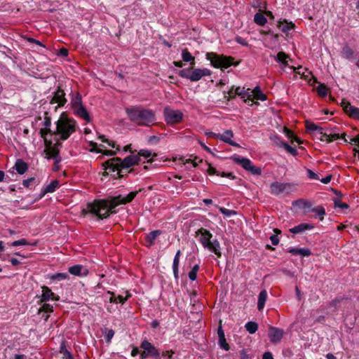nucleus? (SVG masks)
Returning a JSON list of instances; mask_svg holds the SVG:
<instances>
[{"label": "nucleus", "instance_id": "1", "mask_svg": "<svg viewBox=\"0 0 359 359\" xmlns=\"http://www.w3.org/2000/svg\"><path fill=\"white\" fill-rule=\"evenodd\" d=\"M123 150L125 152L129 151L132 155L123 159L116 157L106 161L103 163L106 173L116 172L113 174L114 177L118 176L123 178L128 174L142 175L156 167V164H154V158L157 156L156 153L152 154L148 149H140L135 154L130 144L125 146Z\"/></svg>", "mask_w": 359, "mask_h": 359}, {"label": "nucleus", "instance_id": "2", "mask_svg": "<svg viewBox=\"0 0 359 359\" xmlns=\"http://www.w3.org/2000/svg\"><path fill=\"white\" fill-rule=\"evenodd\" d=\"M137 194V191H131L125 196L119 194L107 198L94 200L93 202L86 204V208L82 210V213L83 215H94L99 219H106L111 214L116 212L115 208L117 206L130 203Z\"/></svg>", "mask_w": 359, "mask_h": 359}, {"label": "nucleus", "instance_id": "3", "mask_svg": "<svg viewBox=\"0 0 359 359\" xmlns=\"http://www.w3.org/2000/svg\"><path fill=\"white\" fill-rule=\"evenodd\" d=\"M126 111L129 119L137 126H151L156 123V115L151 109L141 106H132L127 108Z\"/></svg>", "mask_w": 359, "mask_h": 359}, {"label": "nucleus", "instance_id": "4", "mask_svg": "<svg viewBox=\"0 0 359 359\" xmlns=\"http://www.w3.org/2000/svg\"><path fill=\"white\" fill-rule=\"evenodd\" d=\"M56 130L54 131V136L58 135L61 140H67L74 134L77 128L76 121L69 116L66 111H63L55 123Z\"/></svg>", "mask_w": 359, "mask_h": 359}, {"label": "nucleus", "instance_id": "5", "mask_svg": "<svg viewBox=\"0 0 359 359\" xmlns=\"http://www.w3.org/2000/svg\"><path fill=\"white\" fill-rule=\"evenodd\" d=\"M212 234L208 230L203 227L196 231V237L198 238L202 246L210 252L215 253L217 257H221L220 244L217 240L212 241Z\"/></svg>", "mask_w": 359, "mask_h": 359}, {"label": "nucleus", "instance_id": "6", "mask_svg": "<svg viewBox=\"0 0 359 359\" xmlns=\"http://www.w3.org/2000/svg\"><path fill=\"white\" fill-rule=\"evenodd\" d=\"M206 59L210 62L211 65L217 69H227L231 66H237L239 62L230 55H219L215 52H208L205 55Z\"/></svg>", "mask_w": 359, "mask_h": 359}, {"label": "nucleus", "instance_id": "7", "mask_svg": "<svg viewBox=\"0 0 359 359\" xmlns=\"http://www.w3.org/2000/svg\"><path fill=\"white\" fill-rule=\"evenodd\" d=\"M70 104L73 110V113L76 117L83 120L86 123L92 121V118L85 106L83 104L82 97L79 92L72 95Z\"/></svg>", "mask_w": 359, "mask_h": 359}, {"label": "nucleus", "instance_id": "8", "mask_svg": "<svg viewBox=\"0 0 359 359\" xmlns=\"http://www.w3.org/2000/svg\"><path fill=\"white\" fill-rule=\"evenodd\" d=\"M212 72L207 68L200 69L190 67L183 69L179 72V76L183 79H187L192 82L201 80L204 76H210Z\"/></svg>", "mask_w": 359, "mask_h": 359}, {"label": "nucleus", "instance_id": "9", "mask_svg": "<svg viewBox=\"0 0 359 359\" xmlns=\"http://www.w3.org/2000/svg\"><path fill=\"white\" fill-rule=\"evenodd\" d=\"M163 115L165 123L170 126L181 123L184 117V114L180 110H174L170 107L164 108Z\"/></svg>", "mask_w": 359, "mask_h": 359}, {"label": "nucleus", "instance_id": "10", "mask_svg": "<svg viewBox=\"0 0 359 359\" xmlns=\"http://www.w3.org/2000/svg\"><path fill=\"white\" fill-rule=\"evenodd\" d=\"M232 160L234 163L240 165L243 169L252 175H259L262 173L261 168L255 166L252 162L247 158L234 156L232 157Z\"/></svg>", "mask_w": 359, "mask_h": 359}, {"label": "nucleus", "instance_id": "11", "mask_svg": "<svg viewBox=\"0 0 359 359\" xmlns=\"http://www.w3.org/2000/svg\"><path fill=\"white\" fill-rule=\"evenodd\" d=\"M172 161L177 165H189L192 168H196L200 163L203 162V160L194 154H190L189 158L184 156L172 157Z\"/></svg>", "mask_w": 359, "mask_h": 359}, {"label": "nucleus", "instance_id": "12", "mask_svg": "<svg viewBox=\"0 0 359 359\" xmlns=\"http://www.w3.org/2000/svg\"><path fill=\"white\" fill-rule=\"evenodd\" d=\"M99 139L102 142L107 143L111 148H115L116 151L112 150H102L97 148V144L95 142H90V146H92V150L96 151L97 153H102L107 156H114L116 154L117 151L120 150L119 147L116 146V142L113 140L107 139L104 135L99 136Z\"/></svg>", "mask_w": 359, "mask_h": 359}, {"label": "nucleus", "instance_id": "13", "mask_svg": "<svg viewBox=\"0 0 359 359\" xmlns=\"http://www.w3.org/2000/svg\"><path fill=\"white\" fill-rule=\"evenodd\" d=\"M284 335V330L272 325L269 326L268 337L271 344H278L280 343Z\"/></svg>", "mask_w": 359, "mask_h": 359}, {"label": "nucleus", "instance_id": "14", "mask_svg": "<svg viewBox=\"0 0 359 359\" xmlns=\"http://www.w3.org/2000/svg\"><path fill=\"white\" fill-rule=\"evenodd\" d=\"M66 94L61 86L57 87L56 90L53 93V95L50 101L51 104H57V107H62L65 105L67 100L65 97Z\"/></svg>", "mask_w": 359, "mask_h": 359}, {"label": "nucleus", "instance_id": "15", "mask_svg": "<svg viewBox=\"0 0 359 359\" xmlns=\"http://www.w3.org/2000/svg\"><path fill=\"white\" fill-rule=\"evenodd\" d=\"M42 125L43 128L39 130V135L42 139L47 138L48 135L50 137L54 136V131L50 129L51 118L47 111L44 113V120Z\"/></svg>", "mask_w": 359, "mask_h": 359}, {"label": "nucleus", "instance_id": "16", "mask_svg": "<svg viewBox=\"0 0 359 359\" xmlns=\"http://www.w3.org/2000/svg\"><path fill=\"white\" fill-rule=\"evenodd\" d=\"M291 190L292 185L290 183H283L281 181H275L271 184V192L275 195H278L283 193H289Z\"/></svg>", "mask_w": 359, "mask_h": 359}, {"label": "nucleus", "instance_id": "17", "mask_svg": "<svg viewBox=\"0 0 359 359\" xmlns=\"http://www.w3.org/2000/svg\"><path fill=\"white\" fill-rule=\"evenodd\" d=\"M46 147V151L47 152V154L50 157L55 158L59 154V150L57 149V144L58 142L53 143L51 139L44 138L43 139Z\"/></svg>", "mask_w": 359, "mask_h": 359}, {"label": "nucleus", "instance_id": "18", "mask_svg": "<svg viewBox=\"0 0 359 359\" xmlns=\"http://www.w3.org/2000/svg\"><path fill=\"white\" fill-rule=\"evenodd\" d=\"M41 289L42 294L39 303L46 302L49 300L58 301L60 299V297L53 292L48 287L43 285L41 287Z\"/></svg>", "mask_w": 359, "mask_h": 359}, {"label": "nucleus", "instance_id": "19", "mask_svg": "<svg viewBox=\"0 0 359 359\" xmlns=\"http://www.w3.org/2000/svg\"><path fill=\"white\" fill-rule=\"evenodd\" d=\"M344 112L352 119L359 121V108L351 105L349 102H343Z\"/></svg>", "mask_w": 359, "mask_h": 359}, {"label": "nucleus", "instance_id": "20", "mask_svg": "<svg viewBox=\"0 0 359 359\" xmlns=\"http://www.w3.org/2000/svg\"><path fill=\"white\" fill-rule=\"evenodd\" d=\"M234 137L233 132L231 130H226L222 134H219V140L229 144L231 146L240 147V144L233 141Z\"/></svg>", "mask_w": 359, "mask_h": 359}, {"label": "nucleus", "instance_id": "21", "mask_svg": "<svg viewBox=\"0 0 359 359\" xmlns=\"http://www.w3.org/2000/svg\"><path fill=\"white\" fill-rule=\"evenodd\" d=\"M140 347L151 356L158 357L160 355L158 349L147 340L142 342Z\"/></svg>", "mask_w": 359, "mask_h": 359}, {"label": "nucleus", "instance_id": "22", "mask_svg": "<svg viewBox=\"0 0 359 359\" xmlns=\"http://www.w3.org/2000/svg\"><path fill=\"white\" fill-rule=\"evenodd\" d=\"M277 27L283 33H287L288 31L294 29L296 26L292 22H288L286 19H280L277 22Z\"/></svg>", "mask_w": 359, "mask_h": 359}, {"label": "nucleus", "instance_id": "23", "mask_svg": "<svg viewBox=\"0 0 359 359\" xmlns=\"http://www.w3.org/2000/svg\"><path fill=\"white\" fill-rule=\"evenodd\" d=\"M68 271L71 274L77 276H84L88 274V270L84 269V267L80 264H76V265L70 266L68 269Z\"/></svg>", "mask_w": 359, "mask_h": 359}, {"label": "nucleus", "instance_id": "24", "mask_svg": "<svg viewBox=\"0 0 359 359\" xmlns=\"http://www.w3.org/2000/svg\"><path fill=\"white\" fill-rule=\"evenodd\" d=\"M314 229V225L312 224L302 223L290 229V231L292 233L297 234L302 233L306 230H311Z\"/></svg>", "mask_w": 359, "mask_h": 359}, {"label": "nucleus", "instance_id": "25", "mask_svg": "<svg viewBox=\"0 0 359 359\" xmlns=\"http://www.w3.org/2000/svg\"><path fill=\"white\" fill-rule=\"evenodd\" d=\"M161 231L155 230L152 231L148 234L146 235L144 240L146 243V246L151 247L155 243L156 238L161 234Z\"/></svg>", "mask_w": 359, "mask_h": 359}, {"label": "nucleus", "instance_id": "26", "mask_svg": "<svg viewBox=\"0 0 359 359\" xmlns=\"http://www.w3.org/2000/svg\"><path fill=\"white\" fill-rule=\"evenodd\" d=\"M248 93H251L252 101L255 100L264 101L266 100V96L262 92L259 86L255 87L252 91H248Z\"/></svg>", "mask_w": 359, "mask_h": 359}, {"label": "nucleus", "instance_id": "27", "mask_svg": "<svg viewBox=\"0 0 359 359\" xmlns=\"http://www.w3.org/2000/svg\"><path fill=\"white\" fill-rule=\"evenodd\" d=\"M345 135H346L345 133H342L341 135L339 133H333V134L323 133L322 135L320 140L323 141H326L327 142H331L337 140L340 138L344 139Z\"/></svg>", "mask_w": 359, "mask_h": 359}, {"label": "nucleus", "instance_id": "28", "mask_svg": "<svg viewBox=\"0 0 359 359\" xmlns=\"http://www.w3.org/2000/svg\"><path fill=\"white\" fill-rule=\"evenodd\" d=\"M267 297L268 294L266 290H264L259 292L257 302V309L259 311L263 310L266 301L267 299Z\"/></svg>", "mask_w": 359, "mask_h": 359}, {"label": "nucleus", "instance_id": "29", "mask_svg": "<svg viewBox=\"0 0 359 359\" xmlns=\"http://www.w3.org/2000/svg\"><path fill=\"white\" fill-rule=\"evenodd\" d=\"M205 164L207 165L206 168V172L210 175H217V176H221V177H229V175H226L224 172H220L219 170H217L215 168L211 165L209 163L205 161Z\"/></svg>", "mask_w": 359, "mask_h": 359}, {"label": "nucleus", "instance_id": "30", "mask_svg": "<svg viewBox=\"0 0 359 359\" xmlns=\"http://www.w3.org/2000/svg\"><path fill=\"white\" fill-rule=\"evenodd\" d=\"M14 168L15 170L18 172V173L22 175L27 170L28 165L22 160L18 159L15 162Z\"/></svg>", "mask_w": 359, "mask_h": 359}, {"label": "nucleus", "instance_id": "31", "mask_svg": "<svg viewBox=\"0 0 359 359\" xmlns=\"http://www.w3.org/2000/svg\"><path fill=\"white\" fill-rule=\"evenodd\" d=\"M59 187V181H51V182L43 189L41 197L43 196L46 194L54 192Z\"/></svg>", "mask_w": 359, "mask_h": 359}, {"label": "nucleus", "instance_id": "32", "mask_svg": "<svg viewBox=\"0 0 359 359\" xmlns=\"http://www.w3.org/2000/svg\"><path fill=\"white\" fill-rule=\"evenodd\" d=\"M182 58L184 62H191V65L195 64V57L191 54L187 48H184L182 51Z\"/></svg>", "mask_w": 359, "mask_h": 359}, {"label": "nucleus", "instance_id": "33", "mask_svg": "<svg viewBox=\"0 0 359 359\" xmlns=\"http://www.w3.org/2000/svg\"><path fill=\"white\" fill-rule=\"evenodd\" d=\"M316 91L318 95L321 97H325L330 92V89L324 83H320L316 88Z\"/></svg>", "mask_w": 359, "mask_h": 359}, {"label": "nucleus", "instance_id": "34", "mask_svg": "<svg viewBox=\"0 0 359 359\" xmlns=\"http://www.w3.org/2000/svg\"><path fill=\"white\" fill-rule=\"evenodd\" d=\"M254 21L257 25L259 26H264L267 22L266 17L264 16V13H257L255 15Z\"/></svg>", "mask_w": 359, "mask_h": 359}, {"label": "nucleus", "instance_id": "35", "mask_svg": "<svg viewBox=\"0 0 359 359\" xmlns=\"http://www.w3.org/2000/svg\"><path fill=\"white\" fill-rule=\"evenodd\" d=\"M52 281H61L69 278V275L67 273H57L50 275L49 276Z\"/></svg>", "mask_w": 359, "mask_h": 359}, {"label": "nucleus", "instance_id": "36", "mask_svg": "<svg viewBox=\"0 0 359 359\" xmlns=\"http://www.w3.org/2000/svg\"><path fill=\"white\" fill-rule=\"evenodd\" d=\"M312 212H315V217H318L320 221H323L325 215V208L323 206H317L312 209Z\"/></svg>", "mask_w": 359, "mask_h": 359}, {"label": "nucleus", "instance_id": "37", "mask_svg": "<svg viewBox=\"0 0 359 359\" xmlns=\"http://www.w3.org/2000/svg\"><path fill=\"white\" fill-rule=\"evenodd\" d=\"M354 52L348 46H345L341 50V55L346 59H351L353 57Z\"/></svg>", "mask_w": 359, "mask_h": 359}, {"label": "nucleus", "instance_id": "38", "mask_svg": "<svg viewBox=\"0 0 359 359\" xmlns=\"http://www.w3.org/2000/svg\"><path fill=\"white\" fill-rule=\"evenodd\" d=\"M245 327L250 334H255L257 331L258 325L255 322L250 321L245 324Z\"/></svg>", "mask_w": 359, "mask_h": 359}, {"label": "nucleus", "instance_id": "39", "mask_svg": "<svg viewBox=\"0 0 359 359\" xmlns=\"http://www.w3.org/2000/svg\"><path fill=\"white\" fill-rule=\"evenodd\" d=\"M289 56L284 52H279L276 56V60L280 62L284 67L288 65L287 59Z\"/></svg>", "mask_w": 359, "mask_h": 359}, {"label": "nucleus", "instance_id": "40", "mask_svg": "<svg viewBox=\"0 0 359 359\" xmlns=\"http://www.w3.org/2000/svg\"><path fill=\"white\" fill-rule=\"evenodd\" d=\"M53 313V305L48 304L46 302H43L42 306L38 310V314L41 313Z\"/></svg>", "mask_w": 359, "mask_h": 359}, {"label": "nucleus", "instance_id": "41", "mask_svg": "<svg viewBox=\"0 0 359 359\" xmlns=\"http://www.w3.org/2000/svg\"><path fill=\"white\" fill-rule=\"evenodd\" d=\"M60 353L62 354L63 359H69L72 356V354L67 349L65 341H63L60 345Z\"/></svg>", "mask_w": 359, "mask_h": 359}, {"label": "nucleus", "instance_id": "42", "mask_svg": "<svg viewBox=\"0 0 359 359\" xmlns=\"http://www.w3.org/2000/svg\"><path fill=\"white\" fill-rule=\"evenodd\" d=\"M200 269V266L199 264H195L191 270L189 272V278L191 280V281H194L196 280L197 278V273L198 272Z\"/></svg>", "mask_w": 359, "mask_h": 359}, {"label": "nucleus", "instance_id": "43", "mask_svg": "<svg viewBox=\"0 0 359 359\" xmlns=\"http://www.w3.org/2000/svg\"><path fill=\"white\" fill-rule=\"evenodd\" d=\"M36 243H30L26 239L22 238L10 243L11 246L17 247L19 245H36Z\"/></svg>", "mask_w": 359, "mask_h": 359}, {"label": "nucleus", "instance_id": "44", "mask_svg": "<svg viewBox=\"0 0 359 359\" xmlns=\"http://www.w3.org/2000/svg\"><path fill=\"white\" fill-rule=\"evenodd\" d=\"M273 231L276 234L271 236L270 240L273 245H277L279 243V238L278 236L281 233V231L276 228L273 229Z\"/></svg>", "mask_w": 359, "mask_h": 359}, {"label": "nucleus", "instance_id": "45", "mask_svg": "<svg viewBox=\"0 0 359 359\" xmlns=\"http://www.w3.org/2000/svg\"><path fill=\"white\" fill-rule=\"evenodd\" d=\"M179 266H180V259L174 258L173 263H172V270H173V274H174L175 279L179 278Z\"/></svg>", "mask_w": 359, "mask_h": 359}, {"label": "nucleus", "instance_id": "46", "mask_svg": "<svg viewBox=\"0 0 359 359\" xmlns=\"http://www.w3.org/2000/svg\"><path fill=\"white\" fill-rule=\"evenodd\" d=\"M126 297H123L122 295L116 296V304L120 303L123 304L131 297V294L129 293L128 291H126Z\"/></svg>", "mask_w": 359, "mask_h": 359}, {"label": "nucleus", "instance_id": "47", "mask_svg": "<svg viewBox=\"0 0 359 359\" xmlns=\"http://www.w3.org/2000/svg\"><path fill=\"white\" fill-rule=\"evenodd\" d=\"M285 149L288 152L290 153V154H292V156H295L298 154V152L297 151V149L294 147H292L291 146H290L287 143H283V144Z\"/></svg>", "mask_w": 359, "mask_h": 359}, {"label": "nucleus", "instance_id": "48", "mask_svg": "<svg viewBox=\"0 0 359 359\" xmlns=\"http://www.w3.org/2000/svg\"><path fill=\"white\" fill-rule=\"evenodd\" d=\"M334 207L339 208L341 210H346L348 208V205L344 202H342L341 200H335L334 201Z\"/></svg>", "mask_w": 359, "mask_h": 359}, {"label": "nucleus", "instance_id": "49", "mask_svg": "<svg viewBox=\"0 0 359 359\" xmlns=\"http://www.w3.org/2000/svg\"><path fill=\"white\" fill-rule=\"evenodd\" d=\"M219 345L225 351H229L230 349V346L226 341L225 336L223 338L219 339Z\"/></svg>", "mask_w": 359, "mask_h": 359}, {"label": "nucleus", "instance_id": "50", "mask_svg": "<svg viewBox=\"0 0 359 359\" xmlns=\"http://www.w3.org/2000/svg\"><path fill=\"white\" fill-rule=\"evenodd\" d=\"M298 255H301L302 257H309L311 255V252L308 248H299Z\"/></svg>", "mask_w": 359, "mask_h": 359}, {"label": "nucleus", "instance_id": "51", "mask_svg": "<svg viewBox=\"0 0 359 359\" xmlns=\"http://www.w3.org/2000/svg\"><path fill=\"white\" fill-rule=\"evenodd\" d=\"M306 127L307 130H311V131H315L320 128L315 123H311V122H308V121H306Z\"/></svg>", "mask_w": 359, "mask_h": 359}, {"label": "nucleus", "instance_id": "52", "mask_svg": "<svg viewBox=\"0 0 359 359\" xmlns=\"http://www.w3.org/2000/svg\"><path fill=\"white\" fill-rule=\"evenodd\" d=\"M219 211L226 216H231L232 215L236 214V212L233 210H228L225 208H219Z\"/></svg>", "mask_w": 359, "mask_h": 359}, {"label": "nucleus", "instance_id": "53", "mask_svg": "<svg viewBox=\"0 0 359 359\" xmlns=\"http://www.w3.org/2000/svg\"><path fill=\"white\" fill-rule=\"evenodd\" d=\"M69 55V50L66 48H61L57 53V55L62 57H67Z\"/></svg>", "mask_w": 359, "mask_h": 359}, {"label": "nucleus", "instance_id": "54", "mask_svg": "<svg viewBox=\"0 0 359 359\" xmlns=\"http://www.w3.org/2000/svg\"><path fill=\"white\" fill-rule=\"evenodd\" d=\"M114 335V331L113 330H111V329L107 330L106 334H105V338H106L107 341L110 342L111 339L113 338Z\"/></svg>", "mask_w": 359, "mask_h": 359}, {"label": "nucleus", "instance_id": "55", "mask_svg": "<svg viewBox=\"0 0 359 359\" xmlns=\"http://www.w3.org/2000/svg\"><path fill=\"white\" fill-rule=\"evenodd\" d=\"M286 136L290 139L292 143H293V138L294 137V133L290 129L285 128L284 129Z\"/></svg>", "mask_w": 359, "mask_h": 359}, {"label": "nucleus", "instance_id": "56", "mask_svg": "<svg viewBox=\"0 0 359 359\" xmlns=\"http://www.w3.org/2000/svg\"><path fill=\"white\" fill-rule=\"evenodd\" d=\"M248 91H252V90L250 89V88H248V89H245V92H243V94L242 95V98L245 99V100H250L252 101V98L250 96V93H248Z\"/></svg>", "mask_w": 359, "mask_h": 359}, {"label": "nucleus", "instance_id": "57", "mask_svg": "<svg viewBox=\"0 0 359 359\" xmlns=\"http://www.w3.org/2000/svg\"><path fill=\"white\" fill-rule=\"evenodd\" d=\"M205 135L208 137H213L215 139H219V133H215L211 131L205 132Z\"/></svg>", "mask_w": 359, "mask_h": 359}, {"label": "nucleus", "instance_id": "58", "mask_svg": "<svg viewBox=\"0 0 359 359\" xmlns=\"http://www.w3.org/2000/svg\"><path fill=\"white\" fill-rule=\"evenodd\" d=\"M243 92H245V88L241 87H237L234 90V94L235 95H240L242 97Z\"/></svg>", "mask_w": 359, "mask_h": 359}, {"label": "nucleus", "instance_id": "59", "mask_svg": "<svg viewBox=\"0 0 359 359\" xmlns=\"http://www.w3.org/2000/svg\"><path fill=\"white\" fill-rule=\"evenodd\" d=\"M107 293L111 295V297L109 298V302L111 303L116 304V300L117 299H116V296L115 295L114 292H111V291H108Z\"/></svg>", "mask_w": 359, "mask_h": 359}, {"label": "nucleus", "instance_id": "60", "mask_svg": "<svg viewBox=\"0 0 359 359\" xmlns=\"http://www.w3.org/2000/svg\"><path fill=\"white\" fill-rule=\"evenodd\" d=\"M222 323V321H220V323ZM217 334H218L219 339V338H223L225 336L224 332L221 325L219 326V327L217 329Z\"/></svg>", "mask_w": 359, "mask_h": 359}, {"label": "nucleus", "instance_id": "61", "mask_svg": "<svg viewBox=\"0 0 359 359\" xmlns=\"http://www.w3.org/2000/svg\"><path fill=\"white\" fill-rule=\"evenodd\" d=\"M299 248H290L287 249V252L293 255H298Z\"/></svg>", "mask_w": 359, "mask_h": 359}, {"label": "nucleus", "instance_id": "62", "mask_svg": "<svg viewBox=\"0 0 359 359\" xmlns=\"http://www.w3.org/2000/svg\"><path fill=\"white\" fill-rule=\"evenodd\" d=\"M262 359H273V357L271 352L267 351L263 354Z\"/></svg>", "mask_w": 359, "mask_h": 359}, {"label": "nucleus", "instance_id": "63", "mask_svg": "<svg viewBox=\"0 0 359 359\" xmlns=\"http://www.w3.org/2000/svg\"><path fill=\"white\" fill-rule=\"evenodd\" d=\"M308 177L310 179H316L318 175L311 170H307Z\"/></svg>", "mask_w": 359, "mask_h": 359}, {"label": "nucleus", "instance_id": "64", "mask_svg": "<svg viewBox=\"0 0 359 359\" xmlns=\"http://www.w3.org/2000/svg\"><path fill=\"white\" fill-rule=\"evenodd\" d=\"M173 353L172 351H166L163 353V356H168V359H172Z\"/></svg>", "mask_w": 359, "mask_h": 359}]
</instances>
